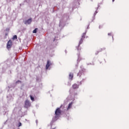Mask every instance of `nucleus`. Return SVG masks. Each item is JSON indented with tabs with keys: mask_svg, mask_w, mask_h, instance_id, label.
Listing matches in <instances>:
<instances>
[{
	"mask_svg": "<svg viewBox=\"0 0 129 129\" xmlns=\"http://www.w3.org/2000/svg\"><path fill=\"white\" fill-rule=\"evenodd\" d=\"M31 107V102H30V101L29 100H26L25 101V105L24 107L25 108H29V107Z\"/></svg>",
	"mask_w": 129,
	"mask_h": 129,
	"instance_id": "obj_1",
	"label": "nucleus"
},
{
	"mask_svg": "<svg viewBox=\"0 0 129 129\" xmlns=\"http://www.w3.org/2000/svg\"><path fill=\"white\" fill-rule=\"evenodd\" d=\"M12 46H13V42H12V40H9L7 44V48L8 50L11 49V48H12Z\"/></svg>",
	"mask_w": 129,
	"mask_h": 129,
	"instance_id": "obj_2",
	"label": "nucleus"
},
{
	"mask_svg": "<svg viewBox=\"0 0 129 129\" xmlns=\"http://www.w3.org/2000/svg\"><path fill=\"white\" fill-rule=\"evenodd\" d=\"M85 35H86V33L83 34L82 38L79 42V46H80V45H81V44H82V43L83 42V40H84V39H85Z\"/></svg>",
	"mask_w": 129,
	"mask_h": 129,
	"instance_id": "obj_3",
	"label": "nucleus"
},
{
	"mask_svg": "<svg viewBox=\"0 0 129 129\" xmlns=\"http://www.w3.org/2000/svg\"><path fill=\"white\" fill-rule=\"evenodd\" d=\"M55 114L56 116H58V115H60V114H61V110L60 109V108H58L56 109Z\"/></svg>",
	"mask_w": 129,
	"mask_h": 129,
	"instance_id": "obj_4",
	"label": "nucleus"
},
{
	"mask_svg": "<svg viewBox=\"0 0 129 129\" xmlns=\"http://www.w3.org/2000/svg\"><path fill=\"white\" fill-rule=\"evenodd\" d=\"M32 23V18H30L27 20L24 21V24L25 25H30Z\"/></svg>",
	"mask_w": 129,
	"mask_h": 129,
	"instance_id": "obj_5",
	"label": "nucleus"
},
{
	"mask_svg": "<svg viewBox=\"0 0 129 129\" xmlns=\"http://www.w3.org/2000/svg\"><path fill=\"white\" fill-rule=\"evenodd\" d=\"M50 65H52L51 63H50V60H47V64L46 65V69L47 70L50 67Z\"/></svg>",
	"mask_w": 129,
	"mask_h": 129,
	"instance_id": "obj_6",
	"label": "nucleus"
},
{
	"mask_svg": "<svg viewBox=\"0 0 129 129\" xmlns=\"http://www.w3.org/2000/svg\"><path fill=\"white\" fill-rule=\"evenodd\" d=\"M79 88V86L77 84H74L72 86L73 89H77V88Z\"/></svg>",
	"mask_w": 129,
	"mask_h": 129,
	"instance_id": "obj_7",
	"label": "nucleus"
},
{
	"mask_svg": "<svg viewBox=\"0 0 129 129\" xmlns=\"http://www.w3.org/2000/svg\"><path fill=\"white\" fill-rule=\"evenodd\" d=\"M83 74V71H80L79 73H78V76H79V77H81V75Z\"/></svg>",
	"mask_w": 129,
	"mask_h": 129,
	"instance_id": "obj_8",
	"label": "nucleus"
},
{
	"mask_svg": "<svg viewBox=\"0 0 129 129\" xmlns=\"http://www.w3.org/2000/svg\"><path fill=\"white\" fill-rule=\"evenodd\" d=\"M69 79H71V80H72L73 79V73H70L69 74Z\"/></svg>",
	"mask_w": 129,
	"mask_h": 129,
	"instance_id": "obj_9",
	"label": "nucleus"
},
{
	"mask_svg": "<svg viewBox=\"0 0 129 129\" xmlns=\"http://www.w3.org/2000/svg\"><path fill=\"white\" fill-rule=\"evenodd\" d=\"M71 107H72V103H71L69 104V106L67 108V110H69V109H70V108H71Z\"/></svg>",
	"mask_w": 129,
	"mask_h": 129,
	"instance_id": "obj_10",
	"label": "nucleus"
},
{
	"mask_svg": "<svg viewBox=\"0 0 129 129\" xmlns=\"http://www.w3.org/2000/svg\"><path fill=\"white\" fill-rule=\"evenodd\" d=\"M18 39V36L17 35H14L13 37L12 38V40H16Z\"/></svg>",
	"mask_w": 129,
	"mask_h": 129,
	"instance_id": "obj_11",
	"label": "nucleus"
},
{
	"mask_svg": "<svg viewBox=\"0 0 129 129\" xmlns=\"http://www.w3.org/2000/svg\"><path fill=\"white\" fill-rule=\"evenodd\" d=\"M30 99L32 100V101H34V97L32 96V95H30Z\"/></svg>",
	"mask_w": 129,
	"mask_h": 129,
	"instance_id": "obj_12",
	"label": "nucleus"
},
{
	"mask_svg": "<svg viewBox=\"0 0 129 129\" xmlns=\"http://www.w3.org/2000/svg\"><path fill=\"white\" fill-rule=\"evenodd\" d=\"M33 33L34 34H36V33H37V28H36L35 29H34L33 31Z\"/></svg>",
	"mask_w": 129,
	"mask_h": 129,
	"instance_id": "obj_13",
	"label": "nucleus"
},
{
	"mask_svg": "<svg viewBox=\"0 0 129 129\" xmlns=\"http://www.w3.org/2000/svg\"><path fill=\"white\" fill-rule=\"evenodd\" d=\"M9 31H10V28H7L6 29V31L9 32Z\"/></svg>",
	"mask_w": 129,
	"mask_h": 129,
	"instance_id": "obj_14",
	"label": "nucleus"
},
{
	"mask_svg": "<svg viewBox=\"0 0 129 129\" xmlns=\"http://www.w3.org/2000/svg\"><path fill=\"white\" fill-rule=\"evenodd\" d=\"M102 25H100L99 26V29H101V28H102Z\"/></svg>",
	"mask_w": 129,
	"mask_h": 129,
	"instance_id": "obj_15",
	"label": "nucleus"
},
{
	"mask_svg": "<svg viewBox=\"0 0 129 129\" xmlns=\"http://www.w3.org/2000/svg\"><path fill=\"white\" fill-rule=\"evenodd\" d=\"M21 125H22V123L20 122V123H19V126H21Z\"/></svg>",
	"mask_w": 129,
	"mask_h": 129,
	"instance_id": "obj_16",
	"label": "nucleus"
},
{
	"mask_svg": "<svg viewBox=\"0 0 129 129\" xmlns=\"http://www.w3.org/2000/svg\"><path fill=\"white\" fill-rule=\"evenodd\" d=\"M108 36H111V33H108Z\"/></svg>",
	"mask_w": 129,
	"mask_h": 129,
	"instance_id": "obj_17",
	"label": "nucleus"
},
{
	"mask_svg": "<svg viewBox=\"0 0 129 129\" xmlns=\"http://www.w3.org/2000/svg\"><path fill=\"white\" fill-rule=\"evenodd\" d=\"M18 82H22L21 81H17V82H16V83H18Z\"/></svg>",
	"mask_w": 129,
	"mask_h": 129,
	"instance_id": "obj_18",
	"label": "nucleus"
},
{
	"mask_svg": "<svg viewBox=\"0 0 129 129\" xmlns=\"http://www.w3.org/2000/svg\"><path fill=\"white\" fill-rule=\"evenodd\" d=\"M9 35V33H6V36H8Z\"/></svg>",
	"mask_w": 129,
	"mask_h": 129,
	"instance_id": "obj_19",
	"label": "nucleus"
},
{
	"mask_svg": "<svg viewBox=\"0 0 129 129\" xmlns=\"http://www.w3.org/2000/svg\"><path fill=\"white\" fill-rule=\"evenodd\" d=\"M112 2H114V0H112Z\"/></svg>",
	"mask_w": 129,
	"mask_h": 129,
	"instance_id": "obj_20",
	"label": "nucleus"
},
{
	"mask_svg": "<svg viewBox=\"0 0 129 129\" xmlns=\"http://www.w3.org/2000/svg\"><path fill=\"white\" fill-rule=\"evenodd\" d=\"M96 54H98V52H97V53H96Z\"/></svg>",
	"mask_w": 129,
	"mask_h": 129,
	"instance_id": "obj_21",
	"label": "nucleus"
}]
</instances>
